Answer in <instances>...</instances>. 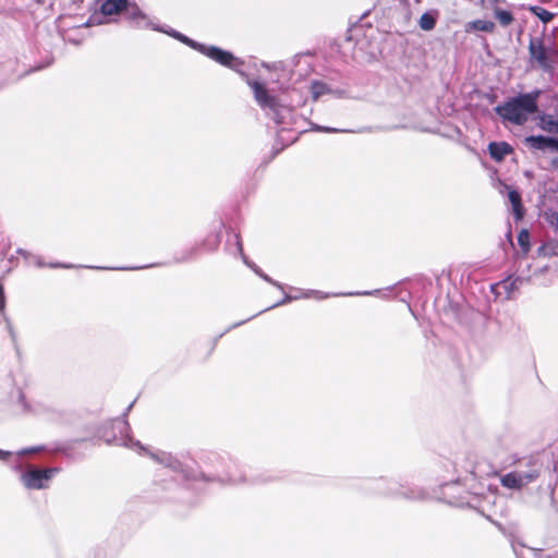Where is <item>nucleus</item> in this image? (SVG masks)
<instances>
[{"label": "nucleus", "instance_id": "5701e85b", "mask_svg": "<svg viewBox=\"0 0 558 558\" xmlns=\"http://www.w3.org/2000/svg\"><path fill=\"white\" fill-rule=\"evenodd\" d=\"M10 456V452L9 451H2L0 450V459H5L7 457Z\"/></svg>", "mask_w": 558, "mask_h": 558}, {"label": "nucleus", "instance_id": "f03ea898", "mask_svg": "<svg viewBox=\"0 0 558 558\" xmlns=\"http://www.w3.org/2000/svg\"><path fill=\"white\" fill-rule=\"evenodd\" d=\"M538 475L539 471L536 469H533L529 472L514 471L501 476L500 483L504 487L510 489H521L530 483L534 482Z\"/></svg>", "mask_w": 558, "mask_h": 558}, {"label": "nucleus", "instance_id": "0eeeda50", "mask_svg": "<svg viewBox=\"0 0 558 558\" xmlns=\"http://www.w3.org/2000/svg\"><path fill=\"white\" fill-rule=\"evenodd\" d=\"M248 85L251 86V88L254 92V97H255L256 101L262 107L274 108L276 106V98L268 94V92L266 90V88L264 87L263 84H260L256 81H251V82H248Z\"/></svg>", "mask_w": 558, "mask_h": 558}, {"label": "nucleus", "instance_id": "f3484780", "mask_svg": "<svg viewBox=\"0 0 558 558\" xmlns=\"http://www.w3.org/2000/svg\"><path fill=\"white\" fill-rule=\"evenodd\" d=\"M126 11V14L133 19V20H145V14L138 9L137 5L133 4V5H128L123 9Z\"/></svg>", "mask_w": 558, "mask_h": 558}, {"label": "nucleus", "instance_id": "393cba45", "mask_svg": "<svg viewBox=\"0 0 558 558\" xmlns=\"http://www.w3.org/2000/svg\"><path fill=\"white\" fill-rule=\"evenodd\" d=\"M263 278H264L265 280L269 281V282H272V281L268 278V276H265V275H264V276H263Z\"/></svg>", "mask_w": 558, "mask_h": 558}, {"label": "nucleus", "instance_id": "1a4fd4ad", "mask_svg": "<svg viewBox=\"0 0 558 558\" xmlns=\"http://www.w3.org/2000/svg\"><path fill=\"white\" fill-rule=\"evenodd\" d=\"M505 189L508 190V198L512 206V213L515 216L517 220H520L523 217V207L521 204V196L518 191L511 189L508 185H504Z\"/></svg>", "mask_w": 558, "mask_h": 558}, {"label": "nucleus", "instance_id": "f257e3e1", "mask_svg": "<svg viewBox=\"0 0 558 558\" xmlns=\"http://www.w3.org/2000/svg\"><path fill=\"white\" fill-rule=\"evenodd\" d=\"M539 92L523 94L510 99L495 108L497 114L504 120L521 125L527 121L530 114L537 111Z\"/></svg>", "mask_w": 558, "mask_h": 558}, {"label": "nucleus", "instance_id": "412c9836", "mask_svg": "<svg viewBox=\"0 0 558 558\" xmlns=\"http://www.w3.org/2000/svg\"><path fill=\"white\" fill-rule=\"evenodd\" d=\"M317 129L320 131H324V132H331V133L341 132V130L332 129V128H325V126H318Z\"/></svg>", "mask_w": 558, "mask_h": 558}, {"label": "nucleus", "instance_id": "7ed1b4c3", "mask_svg": "<svg viewBox=\"0 0 558 558\" xmlns=\"http://www.w3.org/2000/svg\"><path fill=\"white\" fill-rule=\"evenodd\" d=\"M530 53L543 69H549L554 62L555 51L544 47L541 40L532 39L529 46Z\"/></svg>", "mask_w": 558, "mask_h": 558}, {"label": "nucleus", "instance_id": "9d476101", "mask_svg": "<svg viewBox=\"0 0 558 558\" xmlns=\"http://www.w3.org/2000/svg\"><path fill=\"white\" fill-rule=\"evenodd\" d=\"M128 0H106L101 5L105 15H113L126 7Z\"/></svg>", "mask_w": 558, "mask_h": 558}, {"label": "nucleus", "instance_id": "aec40b11", "mask_svg": "<svg viewBox=\"0 0 558 558\" xmlns=\"http://www.w3.org/2000/svg\"><path fill=\"white\" fill-rule=\"evenodd\" d=\"M172 35H173L175 38H179L181 41L186 43V44H189V45H191V46L195 47V43H194V41H192L191 39H189L187 37H185L184 35H182V34H180V33H175V32H174Z\"/></svg>", "mask_w": 558, "mask_h": 558}, {"label": "nucleus", "instance_id": "423d86ee", "mask_svg": "<svg viewBox=\"0 0 558 558\" xmlns=\"http://www.w3.org/2000/svg\"><path fill=\"white\" fill-rule=\"evenodd\" d=\"M526 146L533 149L558 151V141L542 135H531L524 140Z\"/></svg>", "mask_w": 558, "mask_h": 558}, {"label": "nucleus", "instance_id": "dca6fc26", "mask_svg": "<svg viewBox=\"0 0 558 558\" xmlns=\"http://www.w3.org/2000/svg\"><path fill=\"white\" fill-rule=\"evenodd\" d=\"M531 12L536 15L543 23H548L554 17V14L541 7H532Z\"/></svg>", "mask_w": 558, "mask_h": 558}, {"label": "nucleus", "instance_id": "b1692460", "mask_svg": "<svg viewBox=\"0 0 558 558\" xmlns=\"http://www.w3.org/2000/svg\"><path fill=\"white\" fill-rule=\"evenodd\" d=\"M238 247H239V250L242 252V244H241V242H240V241H238Z\"/></svg>", "mask_w": 558, "mask_h": 558}, {"label": "nucleus", "instance_id": "6e6552de", "mask_svg": "<svg viewBox=\"0 0 558 558\" xmlns=\"http://www.w3.org/2000/svg\"><path fill=\"white\" fill-rule=\"evenodd\" d=\"M490 157L496 161H501L507 155L512 153V147L506 142H492L488 145Z\"/></svg>", "mask_w": 558, "mask_h": 558}, {"label": "nucleus", "instance_id": "2eb2a0df", "mask_svg": "<svg viewBox=\"0 0 558 558\" xmlns=\"http://www.w3.org/2000/svg\"><path fill=\"white\" fill-rule=\"evenodd\" d=\"M418 25L423 31H432L436 25V19L428 13H424L420 17Z\"/></svg>", "mask_w": 558, "mask_h": 558}, {"label": "nucleus", "instance_id": "f8f14e48", "mask_svg": "<svg viewBox=\"0 0 558 558\" xmlns=\"http://www.w3.org/2000/svg\"><path fill=\"white\" fill-rule=\"evenodd\" d=\"M495 29V24L488 20H476L469 22L465 25V32L478 31L485 33H492Z\"/></svg>", "mask_w": 558, "mask_h": 558}, {"label": "nucleus", "instance_id": "ddd939ff", "mask_svg": "<svg viewBox=\"0 0 558 558\" xmlns=\"http://www.w3.org/2000/svg\"><path fill=\"white\" fill-rule=\"evenodd\" d=\"M311 93L314 100H317L322 95L329 93V88L325 83L313 82L311 85Z\"/></svg>", "mask_w": 558, "mask_h": 558}, {"label": "nucleus", "instance_id": "9b49d317", "mask_svg": "<svg viewBox=\"0 0 558 558\" xmlns=\"http://www.w3.org/2000/svg\"><path fill=\"white\" fill-rule=\"evenodd\" d=\"M538 125L548 133H558V117L554 114H543L539 117Z\"/></svg>", "mask_w": 558, "mask_h": 558}, {"label": "nucleus", "instance_id": "4be33fe9", "mask_svg": "<svg viewBox=\"0 0 558 558\" xmlns=\"http://www.w3.org/2000/svg\"><path fill=\"white\" fill-rule=\"evenodd\" d=\"M4 307V296H3V289L0 286V310H3Z\"/></svg>", "mask_w": 558, "mask_h": 558}, {"label": "nucleus", "instance_id": "a211bd4d", "mask_svg": "<svg viewBox=\"0 0 558 558\" xmlns=\"http://www.w3.org/2000/svg\"><path fill=\"white\" fill-rule=\"evenodd\" d=\"M518 242L524 252L530 250V234L526 230H521L518 234Z\"/></svg>", "mask_w": 558, "mask_h": 558}, {"label": "nucleus", "instance_id": "6ab92c4d", "mask_svg": "<svg viewBox=\"0 0 558 558\" xmlns=\"http://www.w3.org/2000/svg\"><path fill=\"white\" fill-rule=\"evenodd\" d=\"M517 281L518 280H511V279H507L505 281H502L500 283V286L506 290V291H511L515 288V284H517Z\"/></svg>", "mask_w": 558, "mask_h": 558}, {"label": "nucleus", "instance_id": "4468645a", "mask_svg": "<svg viewBox=\"0 0 558 558\" xmlns=\"http://www.w3.org/2000/svg\"><path fill=\"white\" fill-rule=\"evenodd\" d=\"M495 17L502 26H508L513 21L511 12L501 9L495 10Z\"/></svg>", "mask_w": 558, "mask_h": 558}, {"label": "nucleus", "instance_id": "39448f33", "mask_svg": "<svg viewBox=\"0 0 558 558\" xmlns=\"http://www.w3.org/2000/svg\"><path fill=\"white\" fill-rule=\"evenodd\" d=\"M201 51L206 56L211 58L213 60L219 62L222 65L229 66L231 69H236L242 63L233 57L230 52L221 50L217 47H204L199 46Z\"/></svg>", "mask_w": 558, "mask_h": 558}, {"label": "nucleus", "instance_id": "20e7f679", "mask_svg": "<svg viewBox=\"0 0 558 558\" xmlns=\"http://www.w3.org/2000/svg\"><path fill=\"white\" fill-rule=\"evenodd\" d=\"M56 472L53 469L47 470H31L22 476L23 483L27 488L40 489L45 487L52 474Z\"/></svg>", "mask_w": 558, "mask_h": 558}]
</instances>
